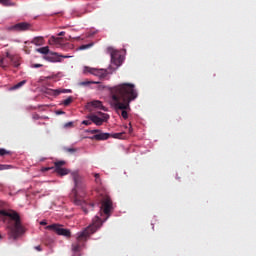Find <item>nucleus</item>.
<instances>
[{
	"instance_id": "obj_1",
	"label": "nucleus",
	"mask_w": 256,
	"mask_h": 256,
	"mask_svg": "<svg viewBox=\"0 0 256 256\" xmlns=\"http://www.w3.org/2000/svg\"><path fill=\"white\" fill-rule=\"evenodd\" d=\"M138 96L135 85L131 83H122L110 88L112 107L125 120L129 119L131 102L135 101Z\"/></svg>"
},
{
	"instance_id": "obj_2",
	"label": "nucleus",
	"mask_w": 256,
	"mask_h": 256,
	"mask_svg": "<svg viewBox=\"0 0 256 256\" xmlns=\"http://www.w3.org/2000/svg\"><path fill=\"white\" fill-rule=\"evenodd\" d=\"M111 213H113V201L109 196H106L103 198L100 206V217H103V215L106 217L101 219L99 216H95L92 220V224L78 234L76 243L72 244L73 253L81 252L87 239H89L93 233H96L97 229L102 227L103 223L111 217Z\"/></svg>"
},
{
	"instance_id": "obj_3",
	"label": "nucleus",
	"mask_w": 256,
	"mask_h": 256,
	"mask_svg": "<svg viewBox=\"0 0 256 256\" xmlns=\"http://www.w3.org/2000/svg\"><path fill=\"white\" fill-rule=\"evenodd\" d=\"M0 222L6 224L9 239L17 241L25 233V227L21 224V216L13 210H0Z\"/></svg>"
},
{
	"instance_id": "obj_4",
	"label": "nucleus",
	"mask_w": 256,
	"mask_h": 256,
	"mask_svg": "<svg viewBox=\"0 0 256 256\" xmlns=\"http://www.w3.org/2000/svg\"><path fill=\"white\" fill-rule=\"evenodd\" d=\"M87 119H90L95 125L101 126L107 119H109V115L103 112H98L97 114L87 116Z\"/></svg>"
},
{
	"instance_id": "obj_5",
	"label": "nucleus",
	"mask_w": 256,
	"mask_h": 256,
	"mask_svg": "<svg viewBox=\"0 0 256 256\" xmlns=\"http://www.w3.org/2000/svg\"><path fill=\"white\" fill-rule=\"evenodd\" d=\"M47 229L54 231V233L57 235H62V237H66L67 239L71 237V230L62 228V226L59 224H51L47 226Z\"/></svg>"
},
{
	"instance_id": "obj_6",
	"label": "nucleus",
	"mask_w": 256,
	"mask_h": 256,
	"mask_svg": "<svg viewBox=\"0 0 256 256\" xmlns=\"http://www.w3.org/2000/svg\"><path fill=\"white\" fill-rule=\"evenodd\" d=\"M84 73H90V75H94L100 79H105V77H107V71H105V69H96L89 66L84 67Z\"/></svg>"
},
{
	"instance_id": "obj_7",
	"label": "nucleus",
	"mask_w": 256,
	"mask_h": 256,
	"mask_svg": "<svg viewBox=\"0 0 256 256\" xmlns=\"http://www.w3.org/2000/svg\"><path fill=\"white\" fill-rule=\"evenodd\" d=\"M72 179L74 181V193L75 195H77V191H79V189H84L85 188V184H83V178H81V176H79V173L77 172H73L72 173Z\"/></svg>"
},
{
	"instance_id": "obj_8",
	"label": "nucleus",
	"mask_w": 256,
	"mask_h": 256,
	"mask_svg": "<svg viewBox=\"0 0 256 256\" xmlns=\"http://www.w3.org/2000/svg\"><path fill=\"white\" fill-rule=\"evenodd\" d=\"M36 51H37V53H41L42 55H48L46 57V59H48V61H52V62L59 61V59H57V53H52L51 54L49 52V46H45V47H42V48H37ZM50 55H52V57Z\"/></svg>"
},
{
	"instance_id": "obj_9",
	"label": "nucleus",
	"mask_w": 256,
	"mask_h": 256,
	"mask_svg": "<svg viewBox=\"0 0 256 256\" xmlns=\"http://www.w3.org/2000/svg\"><path fill=\"white\" fill-rule=\"evenodd\" d=\"M111 63L117 67H121L123 64V56H121V53L117 50L111 51Z\"/></svg>"
},
{
	"instance_id": "obj_10",
	"label": "nucleus",
	"mask_w": 256,
	"mask_h": 256,
	"mask_svg": "<svg viewBox=\"0 0 256 256\" xmlns=\"http://www.w3.org/2000/svg\"><path fill=\"white\" fill-rule=\"evenodd\" d=\"M55 165V173L58 175H61L62 177L65 175H69V170L67 168H63V165H65V161H57L54 163Z\"/></svg>"
},
{
	"instance_id": "obj_11",
	"label": "nucleus",
	"mask_w": 256,
	"mask_h": 256,
	"mask_svg": "<svg viewBox=\"0 0 256 256\" xmlns=\"http://www.w3.org/2000/svg\"><path fill=\"white\" fill-rule=\"evenodd\" d=\"M14 31H29L31 29V24L28 22H20L12 26Z\"/></svg>"
},
{
	"instance_id": "obj_12",
	"label": "nucleus",
	"mask_w": 256,
	"mask_h": 256,
	"mask_svg": "<svg viewBox=\"0 0 256 256\" xmlns=\"http://www.w3.org/2000/svg\"><path fill=\"white\" fill-rule=\"evenodd\" d=\"M109 137H111L110 133L100 132L98 134H95L92 139H95L96 141H107Z\"/></svg>"
},
{
	"instance_id": "obj_13",
	"label": "nucleus",
	"mask_w": 256,
	"mask_h": 256,
	"mask_svg": "<svg viewBox=\"0 0 256 256\" xmlns=\"http://www.w3.org/2000/svg\"><path fill=\"white\" fill-rule=\"evenodd\" d=\"M46 95H52L53 97H57L61 95V93H67V90H61V89H46L45 90Z\"/></svg>"
},
{
	"instance_id": "obj_14",
	"label": "nucleus",
	"mask_w": 256,
	"mask_h": 256,
	"mask_svg": "<svg viewBox=\"0 0 256 256\" xmlns=\"http://www.w3.org/2000/svg\"><path fill=\"white\" fill-rule=\"evenodd\" d=\"M7 57H8V59H10L13 67H19L21 65V63H19V56H13V55L7 53Z\"/></svg>"
},
{
	"instance_id": "obj_15",
	"label": "nucleus",
	"mask_w": 256,
	"mask_h": 256,
	"mask_svg": "<svg viewBox=\"0 0 256 256\" xmlns=\"http://www.w3.org/2000/svg\"><path fill=\"white\" fill-rule=\"evenodd\" d=\"M90 105L94 107L95 109H101L102 111H105V107L103 106V102L99 100H94L90 102Z\"/></svg>"
},
{
	"instance_id": "obj_16",
	"label": "nucleus",
	"mask_w": 256,
	"mask_h": 256,
	"mask_svg": "<svg viewBox=\"0 0 256 256\" xmlns=\"http://www.w3.org/2000/svg\"><path fill=\"white\" fill-rule=\"evenodd\" d=\"M31 43H33V45H36V46H41L45 43V39L42 36H37L33 38Z\"/></svg>"
},
{
	"instance_id": "obj_17",
	"label": "nucleus",
	"mask_w": 256,
	"mask_h": 256,
	"mask_svg": "<svg viewBox=\"0 0 256 256\" xmlns=\"http://www.w3.org/2000/svg\"><path fill=\"white\" fill-rule=\"evenodd\" d=\"M0 4L3 5V7H15L17 5L15 2H12L11 0H0Z\"/></svg>"
},
{
	"instance_id": "obj_18",
	"label": "nucleus",
	"mask_w": 256,
	"mask_h": 256,
	"mask_svg": "<svg viewBox=\"0 0 256 256\" xmlns=\"http://www.w3.org/2000/svg\"><path fill=\"white\" fill-rule=\"evenodd\" d=\"M51 41L54 42L55 45H63L65 38L52 36Z\"/></svg>"
},
{
	"instance_id": "obj_19",
	"label": "nucleus",
	"mask_w": 256,
	"mask_h": 256,
	"mask_svg": "<svg viewBox=\"0 0 256 256\" xmlns=\"http://www.w3.org/2000/svg\"><path fill=\"white\" fill-rule=\"evenodd\" d=\"M79 85L81 87H87V85H99V82H96V81H83V82H80Z\"/></svg>"
},
{
	"instance_id": "obj_20",
	"label": "nucleus",
	"mask_w": 256,
	"mask_h": 256,
	"mask_svg": "<svg viewBox=\"0 0 256 256\" xmlns=\"http://www.w3.org/2000/svg\"><path fill=\"white\" fill-rule=\"evenodd\" d=\"M93 207H95V204L90 203V204H87L86 207L83 206L82 209H83L84 213H89L88 209H90V211H93Z\"/></svg>"
},
{
	"instance_id": "obj_21",
	"label": "nucleus",
	"mask_w": 256,
	"mask_h": 256,
	"mask_svg": "<svg viewBox=\"0 0 256 256\" xmlns=\"http://www.w3.org/2000/svg\"><path fill=\"white\" fill-rule=\"evenodd\" d=\"M93 45H94V43L91 42V43H89V44L81 45V46L79 47V49H80V51H85V49H91V47H93Z\"/></svg>"
},
{
	"instance_id": "obj_22",
	"label": "nucleus",
	"mask_w": 256,
	"mask_h": 256,
	"mask_svg": "<svg viewBox=\"0 0 256 256\" xmlns=\"http://www.w3.org/2000/svg\"><path fill=\"white\" fill-rule=\"evenodd\" d=\"M25 83H27V80H22L21 82L17 83L16 85H14L12 87L13 90L15 89H21V87H23V85H25Z\"/></svg>"
},
{
	"instance_id": "obj_23",
	"label": "nucleus",
	"mask_w": 256,
	"mask_h": 256,
	"mask_svg": "<svg viewBox=\"0 0 256 256\" xmlns=\"http://www.w3.org/2000/svg\"><path fill=\"white\" fill-rule=\"evenodd\" d=\"M70 103H73V96H70V97H68L67 99H65L64 101H63V105L65 106V107H69V104Z\"/></svg>"
},
{
	"instance_id": "obj_24",
	"label": "nucleus",
	"mask_w": 256,
	"mask_h": 256,
	"mask_svg": "<svg viewBox=\"0 0 256 256\" xmlns=\"http://www.w3.org/2000/svg\"><path fill=\"white\" fill-rule=\"evenodd\" d=\"M94 177H95V183L97 185H101V175H99V173H94Z\"/></svg>"
},
{
	"instance_id": "obj_25",
	"label": "nucleus",
	"mask_w": 256,
	"mask_h": 256,
	"mask_svg": "<svg viewBox=\"0 0 256 256\" xmlns=\"http://www.w3.org/2000/svg\"><path fill=\"white\" fill-rule=\"evenodd\" d=\"M64 151H65V153H71V154L77 153V149H75V148L64 147Z\"/></svg>"
},
{
	"instance_id": "obj_26",
	"label": "nucleus",
	"mask_w": 256,
	"mask_h": 256,
	"mask_svg": "<svg viewBox=\"0 0 256 256\" xmlns=\"http://www.w3.org/2000/svg\"><path fill=\"white\" fill-rule=\"evenodd\" d=\"M123 135L124 133H114V134H110V137H113L114 139H121Z\"/></svg>"
},
{
	"instance_id": "obj_27",
	"label": "nucleus",
	"mask_w": 256,
	"mask_h": 256,
	"mask_svg": "<svg viewBox=\"0 0 256 256\" xmlns=\"http://www.w3.org/2000/svg\"><path fill=\"white\" fill-rule=\"evenodd\" d=\"M10 152L3 149V148H0V157H4V155H9Z\"/></svg>"
},
{
	"instance_id": "obj_28",
	"label": "nucleus",
	"mask_w": 256,
	"mask_h": 256,
	"mask_svg": "<svg viewBox=\"0 0 256 256\" xmlns=\"http://www.w3.org/2000/svg\"><path fill=\"white\" fill-rule=\"evenodd\" d=\"M74 203H75V205H83V203H85V202H83V200L75 197L74 198Z\"/></svg>"
},
{
	"instance_id": "obj_29",
	"label": "nucleus",
	"mask_w": 256,
	"mask_h": 256,
	"mask_svg": "<svg viewBox=\"0 0 256 256\" xmlns=\"http://www.w3.org/2000/svg\"><path fill=\"white\" fill-rule=\"evenodd\" d=\"M11 166L6 164H0V171H5L6 169H10Z\"/></svg>"
},
{
	"instance_id": "obj_30",
	"label": "nucleus",
	"mask_w": 256,
	"mask_h": 256,
	"mask_svg": "<svg viewBox=\"0 0 256 256\" xmlns=\"http://www.w3.org/2000/svg\"><path fill=\"white\" fill-rule=\"evenodd\" d=\"M98 89H99L100 91L103 90V89H108V91L111 92V89H113V87L99 85V86H98Z\"/></svg>"
},
{
	"instance_id": "obj_31",
	"label": "nucleus",
	"mask_w": 256,
	"mask_h": 256,
	"mask_svg": "<svg viewBox=\"0 0 256 256\" xmlns=\"http://www.w3.org/2000/svg\"><path fill=\"white\" fill-rule=\"evenodd\" d=\"M93 121H91V119L88 118V120H84L82 121V125H92Z\"/></svg>"
},
{
	"instance_id": "obj_32",
	"label": "nucleus",
	"mask_w": 256,
	"mask_h": 256,
	"mask_svg": "<svg viewBox=\"0 0 256 256\" xmlns=\"http://www.w3.org/2000/svg\"><path fill=\"white\" fill-rule=\"evenodd\" d=\"M91 133H92V135H95L96 133L99 134V133H101V130L94 129V130H91Z\"/></svg>"
},
{
	"instance_id": "obj_33",
	"label": "nucleus",
	"mask_w": 256,
	"mask_h": 256,
	"mask_svg": "<svg viewBox=\"0 0 256 256\" xmlns=\"http://www.w3.org/2000/svg\"><path fill=\"white\" fill-rule=\"evenodd\" d=\"M33 67L35 69H39V67H43V65L42 64H33Z\"/></svg>"
},
{
	"instance_id": "obj_34",
	"label": "nucleus",
	"mask_w": 256,
	"mask_h": 256,
	"mask_svg": "<svg viewBox=\"0 0 256 256\" xmlns=\"http://www.w3.org/2000/svg\"><path fill=\"white\" fill-rule=\"evenodd\" d=\"M34 249H35L36 251H43V248H41V246H36Z\"/></svg>"
},
{
	"instance_id": "obj_35",
	"label": "nucleus",
	"mask_w": 256,
	"mask_h": 256,
	"mask_svg": "<svg viewBox=\"0 0 256 256\" xmlns=\"http://www.w3.org/2000/svg\"><path fill=\"white\" fill-rule=\"evenodd\" d=\"M63 35H65V32H64V31L60 32V33L58 34V37H63Z\"/></svg>"
},
{
	"instance_id": "obj_36",
	"label": "nucleus",
	"mask_w": 256,
	"mask_h": 256,
	"mask_svg": "<svg viewBox=\"0 0 256 256\" xmlns=\"http://www.w3.org/2000/svg\"><path fill=\"white\" fill-rule=\"evenodd\" d=\"M71 125H73V122H69L66 124V127H71Z\"/></svg>"
},
{
	"instance_id": "obj_37",
	"label": "nucleus",
	"mask_w": 256,
	"mask_h": 256,
	"mask_svg": "<svg viewBox=\"0 0 256 256\" xmlns=\"http://www.w3.org/2000/svg\"><path fill=\"white\" fill-rule=\"evenodd\" d=\"M40 225H47V222H41Z\"/></svg>"
},
{
	"instance_id": "obj_38",
	"label": "nucleus",
	"mask_w": 256,
	"mask_h": 256,
	"mask_svg": "<svg viewBox=\"0 0 256 256\" xmlns=\"http://www.w3.org/2000/svg\"><path fill=\"white\" fill-rule=\"evenodd\" d=\"M34 119H39V115H34Z\"/></svg>"
},
{
	"instance_id": "obj_39",
	"label": "nucleus",
	"mask_w": 256,
	"mask_h": 256,
	"mask_svg": "<svg viewBox=\"0 0 256 256\" xmlns=\"http://www.w3.org/2000/svg\"><path fill=\"white\" fill-rule=\"evenodd\" d=\"M63 113H65V112H63V111H61V112H58V114H59V115H63Z\"/></svg>"
},
{
	"instance_id": "obj_40",
	"label": "nucleus",
	"mask_w": 256,
	"mask_h": 256,
	"mask_svg": "<svg viewBox=\"0 0 256 256\" xmlns=\"http://www.w3.org/2000/svg\"><path fill=\"white\" fill-rule=\"evenodd\" d=\"M132 131H133V128H131V127H130V129H129V133H131Z\"/></svg>"
},
{
	"instance_id": "obj_41",
	"label": "nucleus",
	"mask_w": 256,
	"mask_h": 256,
	"mask_svg": "<svg viewBox=\"0 0 256 256\" xmlns=\"http://www.w3.org/2000/svg\"><path fill=\"white\" fill-rule=\"evenodd\" d=\"M49 170H51V168H46V169H45V171H49Z\"/></svg>"
},
{
	"instance_id": "obj_42",
	"label": "nucleus",
	"mask_w": 256,
	"mask_h": 256,
	"mask_svg": "<svg viewBox=\"0 0 256 256\" xmlns=\"http://www.w3.org/2000/svg\"><path fill=\"white\" fill-rule=\"evenodd\" d=\"M65 59H67V57H69V56H63Z\"/></svg>"
},
{
	"instance_id": "obj_43",
	"label": "nucleus",
	"mask_w": 256,
	"mask_h": 256,
	"mask_svg": "<svg viewBox=\"0 0 256 256\" xmlns=\"http://www.w3.org/2000/svg\"><path fill=\"white\" fill-rule=\"evenodd\" d=\"M0 239H3V236H2V235H0Z\"/></svg>"
}]
</instances>
